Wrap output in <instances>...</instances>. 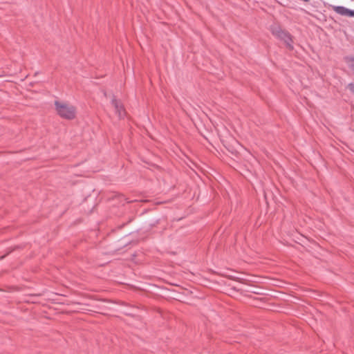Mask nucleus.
<instances>
[{"instance_id":"nucleus-1","label":"nucleus","mask_w":354,"mask_h":354,"mask_svg":"<svg viewBox=\"0 0 354 354\" xmlns=\"http://www.w3.org/2000/svg\"><path fill=\"white\" fill-rule=\"evenodd\" d=\"M55 106L57 113L60 117L67 120H71L75 118L76 109L73 105L65 102L55 101Z\"/></svg>"},{"instance_id":"nucleus-2","label":"nucleus","mask_w":354,"mask_h":354,"mask_svg":"<svg viewBox=\"0 0 354 354\" xmlns=\"http://www.w3.org/2000/svg\"><path fill=\"white\" fill-rule=\"evenodd\" d=\"M271 30L273 35H274L279 39L283 41L289 50L293 49L292 39L291 35L288 32L282 30L279 26L272 27Z\"/></svg>"},{"instance_id":"nucleus-3","label":"nucleus","mask_w":354,"mask_h":354,"mask_svg":"<svg viewBox=\"0 0 354 354\" xmlns=\"http://www.w3.org/2000/svg\"><path fill=\"white\" fill-rule=\"evenodd\" d=\"M333 10L336 13L342 16L354 17V10H350L342 6H335Z\"/></svg>"},{"instance_id":"nucleus-4","label":"nucleus","mask_w":354,"mask_h":354,"mask_svg":"<svg viewBox=\"0 0 354 354\" xmlns=\"http://www.w3.org/2000/svg\"><path fill=\"white\" fill-rule=\"evenodd\" d=\"M111 103L115 108V113L118 114L120 118H123L125 115V110L123 105L114 97L112 99Z\"/></svg>"},{"instance_id":"nucleus-5","label":"nucleus","mask_w":354,"mask_h":354,"mask_svg":"<svg viewBox=\"0 0 354 354\" xmlns=\"http://www.w3.org/2000/svg\"><path fill=\"white\" fill-rule=\"evenodd\" d=\"M345 61L347 63L348 68L354 73V56L345 57Z\"/></svg>"},{"instance_id":"nucleus-6","label":"nucleus","mask_w":354,"mask_h":354,"mask_svg":"<svg viewBox=\"0 0 354 354\" xmlns=\"http://www.w3.org/2000/svg\"><path fill=\"white\" fill-rule=\"evenodd\" d=\"M347 88L350 90L351 93L354 94V84L353 83H349L347 86Z\"/></svg>"}]
</instances>
